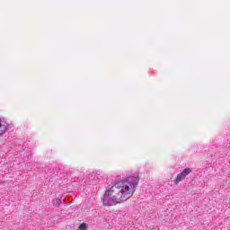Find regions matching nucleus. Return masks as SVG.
I'll use <instances>...</instances> for the list:
<instances>
[{
    "instance_id": "f257e3e1",
    "label": "nucleus",
    "mask_w": 230,
    "mask_h": 230,
    "mask_svg": "<svg viewBox=\"0 0 230 230\" xmlns=\"http://www.w3.org/2000/svg\"><path fill=\"white\" fill-rule=\"evenodd\" d=\"M137 184H139L137 176H131L127 180L117 181L104 192V206H115V204L128 200L134 195Z\"/></svg>"
},
{
    "instance_id": "f03ea898",
    "label": "nucleus",
    "mask_w": 230,
    "mask_h": 230,
    "mask_svg": "<svg viewBox=\"0 0 230 230\" xmlns=\"http://www.w3.org/2000/svg\"><path fill=\"white\" fill-rule=\"evenodd\" d=\"M190 173H191V169L190 168H186L182 171V172H181L180 174H178L174 180V184H179V182L184 181V179H186L187 175H190Z\"/></svg>"
},
{
    "instance_id": "7ed1b4c3",
    "label": "nucleus",
    "mask_w": 230,
    "mask_h": 230,
    "mask_svg": "<svg viewBox=\"0 0 230 230\" xmlns=\"http://www.w3.org/2000/svg\"><path fill=\"white\" fill-rule=\"evenodd\" d=\"M8 130V123L3 119H0V136H3Z\"/></svg>"
},
{
    "instance_id": "20e7f679",
    "label": "nucleus",
    "mask_w": 230,
    "mask_h": 230,
    "mask_svg": "<svg viewBox=\"0 0 230 230\" xmlns=\"http://www.w3.org/2000/svg\"><path fill=\"white\" fill-rule=\"evenodd\" d=\"M60 204H62V199H55L53 200V206H55V208H58L60 206Z\"/></svg>"
},
{
    "instance_id": "39448f33",
    "label": "nucleus",
    "mask_w": 230,
    "mask_h": 230,
    "mask_svg": "<svg viewBox=\"0 0 230 230\" xmlns=\"http://www.w3.org/2000/svg\"><path fill=\"white\" fill-rule=\"evenodd\" d=\"M80 230H87V225L85 223H83L79 226Z\"/></svg>"
}]
</instances>
